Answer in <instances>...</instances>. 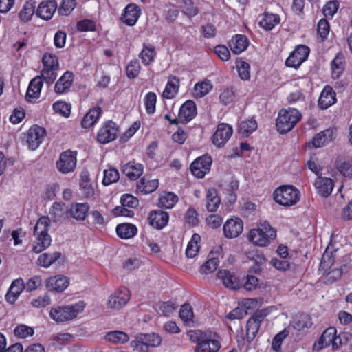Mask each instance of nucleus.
<instances>
[{
    "instance_id": "obj_18",
    "label": "nucleus",
    "mask_w": 352,
    "mask_h": 352,
    "mask_svg": "<svg viewBox=\"0 0 352 352\" xmlns=\"http://www.w3.org/2000/svg\"><path fill=\"white\" fill-rule=\"evenodd\" d=\"M168 219V212L161 210L151 211L148 218L149 224L158 230L164 228L167 225Z\"/></svg>"
},
{
    "instance_id": "obj_57",
    "label": "nucleus",
    "mask_w": 352,
    "mask_h": 352,
    "mask_svg": "<svg viewBox=\"0 0 352 352\" xmlns=\"http://www.w3.org/2000/svg\"><path fill=\"white\" fill-rule=\"evenodd\" d=\"M34 13V6L32 3L27 2L19 12V16L21 21L26 22L31 19Z\"/></svg>"
},
{
    "instance_id": "obj_62",
    "label": "nucleus",
    "mask_w": 352,
    "mask_h": 352,
    "mask_svg": "<svg viewBox=\"0 0 352 352\" xmlns=\"http://www.w3.org/2000/svg\"><path fill=\"white\" fill-rule=\"evenodd\" d=\"M75 6V0H62L58 12L60 15L68 16L74 9Z\"/></svg>"
},
{
    "instance_id": "obj_21",
    "label": "nucleus",
    "mask_w": 352,
    "mask_h": 352,
    "mask_svg": "<svg viewBox=\"0 0 352 352\" xmlns=\"http://www.w3.org/2000/svg\"><path fill=\"white\" fill-rule=\"evenodd\" d=\"M57 9V3L55 0H46L42 1L36 10V15L40 18L49 20L54 15Z\"/></svg>"
},
{
    "instance_id": "obj_52",
    "label": "nucleus",
    "mask_w": 352,
    "mask_h": 352,
    "mask_svg": "<svg viewBox=\"0 0 352 352\" xmlns=\"http://www.w3.org/2000/svg\"><path fill=\"white\" fill-rule=\"evenodd\" d=\"M43 68L59 69V63L56 56L45 53L43 55Z\"/></svg>"
},
{
    "instance_id": "obj_64",
    "label": "nucleus",
    "mask_w": 352,
    "mask_h": 352,
    "mask_svg": "<svg viewBox=\"0 0 352 352\" xmlns=\"http://www.w3.org/2000/svg\"><path fill=\"white\" fill-rule=\"evenodd\" d=\"M179 317L185 323L192 320L193 312L189 304H184L182 305L179 311Z\"/></svg>"
},
{
    "instance_id": "obj_45",
    "label": "nucleus",
    "mask_w": 352,
    "mask_h": 352,
    "mask_svg": "<svg viewBox=\"0 0 352 352\" xmlns=\"http://www.w3.org/2000/svg\"><path fill=\"white\" fill-rule=\"evenodd\" d=\"M212 87L209 80L197 82L194 87V95L196 98H202L212 90Z\"/></svg>"
},
{
    "instance_id": "obj_32",
    "label": "nucleus",
    "mask_w": 352,
    "mask_h": 352,
    "mask_svg": "<svg viewBox=\"0 0 352 352\" xmlns=\"http://www.w3.org/2000/svg\"><path fill=\"white\" fill-rule=\"evenodd\" d=\"M337 250H331L330 247H327L324 253L322 255V260L320 261L319 271L322 274L326 273L327 270L331 268L335 261L336 252Z\"/></svg>"
},
{
    "instance_id": "obj_51",
    "label": "nucleus",
    "mask_w": 352,
    "mask_h": 352,
    "mask_svg": "<svg viewBox=\"0 0 352 352\" xmlns=\"http://www.w3.org/2000/svg\"><path fill=\"white\" fill-rule=\"evenodd\" d=\"M182 12L188 18L191 19L198 14L199 12V8L194 6V3L192 0H182Z\"/></svg>"
},
{
    "instance_id": "obj_1",
    "label": "nucleus",
    "mask_w": 352,
    "mask_h": 352,
    "mask_svg": "<svg viewBox=\"0 0 352 352\" xmlns=\"http://www.w3.org/2000/svg\"><path fill=\"white\" fill-rule=\"evenodd\" d=\"M49 217L43 216L38 219L34 228L33 236L35 238L32 250L35 253H40L47 248L52 242V238L48 234L50 227Z\"/></svg>"
},
{
    "instance_id": "obj_59",
    "label": "nucleus",
    "mask_w": 352,
    "mask_h": 352,
    "mask_svg": "<svg viewBox=\"0 0 352 352\" xmlns=\"http://www.w3.org/2000/svg\"><path fill=\"white\" fill-rule=\"evenodd\" d=\"M140 64L138 60H131L126 68L128 78L131 79L136 78L140 73Z\"/></svg>"
},
{
    "instance_id": "obj_12",
    "label": "nucleus",
    "mask_w": 352,
    "mask_h": 352,
    "mask_svg": "<svg viewBox=\"0 0 352 352\" xmlns=\"http://www.w3.org/2000/svg\"><path fill=\"white\" fill-rule=\"evenodd\" d=\"M232 133L233 130L230 125L225 123L219 124L212 136V143L218 148L223 147Z\"/></svg>"
},
{
    "instance_id": "obj_43",
    "label": "nucleus",
    "mask_w": 352,
    "mask_h": 352,
    "mask_svg": "<svg viewBox=\"0 0 352 352\" xmlns=\"http://www.w3.org/2000/svg\"><path fill=\"white\" fill-rule=\"evenodd\" d=\"M248 257L254 261V264L250 267V272L256 274L260 273L262 270V266L265 263V258L263 254H258L254 252H250Z\"/></svg>"
},
{
    "instance_id": "obj_10",
    "label": "nucleus",
    "mask_w": 352,
    "mask_h": 352,
    "mask_svg": "<svg viewBox=\"0 0 352 352\" xmlns=\"http://www.w3.org/2000/svg\"><path fill=\"white\" fill-rule=\"evenodd\" d=\"M76 161V153L67 150L60 155L56 167L60 172L67 174L75 169Z\"/></svg>"
},
{
    "instance_id": "obj_50",
    "label": "nucleus",
    "mask_w": 352,
    "mask_h": 352,
    "mask_svg": "<svg viewBox=\"0 0 352 352\" xmlns=\"http://www.w3.org/2000/svg\"><path fill=\"white\" fill-rule=\"evenodd\" d=\"M105 339L113 343L122 344L126 342L129 338V336L123 331H114L107 333L105 336Z\"/></svg>"
},
{
    "instance_id": "obj_39",
    "label": "nucleus",
    "mask_w": 352,
    "mask_h": 352,
    "mask_svg": "<svg viewBox=\"0 0 352 352\" xmlns=\"http://www.w3.org/2000/svg\"><path fill=\"white\" fill-rule=\"evenodd\" d=\"M221 204V199L215 189H208L206 194V208L208 212H215Z\"/></svg>"
},
{
    "instance_id": "obj_55",
    "label": "nucleus",
    "mask_w": 352,
    "mask_h": 352,
    "mask_svg": "<svg viewBox=\"0 0 352 352\" xmlns=\"http://www.w3.org/2000/svg\"><path fill=\"white\" fill-rule=\"evenodd\" d=\"M58 70V69L43 68L40 76L47 84L52 85L57 78Z\"/></svg>"
},
{
    "instance_id": "obj_6",
    "label": "nucleus",
    "mask_w": 352,
    "mask_h": 352,
    "mask_svg": "<svg viewBox=\"0 0 352 352\" xmlns=\"http://www.w3.org/2000/svg\"><path fill=\"white\" fill-rule=\"evenodd\" d=\"M274 199L280 205L289 207L297 204L300 199V193L292 186H283L274 191Z\"/></svg>"
},
{
    "instance_id": "obj_23",
    "label": "nucleus",
    "mask_w": 352,
    "mask_h": 352,
    "mask_svg": "<svg viewBox=\"0 0 352 352\" xmlns=\"http://www.w3.org/2000/svg\"><path fill=\"white\" fill-rule=\"evenodd\" d=\"M315 187L320 195L327 197L332 192L334 183L331 178L319 177L315 181Z\"/></svg>"
},
{
    "instance_id": "obj_28",
    "label": "nucleus",
    "mask_w": 352,
    "mask_h": 352,
    "mask_svg": "<svg viewBox=\"0 0 352 352\" xmlns=\"http://www.w3.org/2000/svg\"><path fill=\"white\" fill-rule=\"evenodd\" d=\"M249 45V41L246 36L243 34H236L230 40L229 46L235 54H239L245 51Z\"/></svg>"
},
{
    "instance_id": "obj_38",
    "label": "nucleus",
    "mask_w": 352,
    "mask_h": 352,
    "mask_svg": "<svg viewBox=\"0 0 352 352\" xmlns=\"http://www.w3.org/2000/svg\"><path fill=\"white\" fill-rule=\"evenodd\" d=\"M159 186L157 179L147 180L143 177L137 184V191L144 195L149 194L155 191Z\"/></svg>"
},
{
    "instance_id": "obj_11",
    "label": "nucleus",
    "mask_w": 352,
    "mask_h": 352,
    "mask_svg": "<svg viewBox=\"0 0 352 352\" xmlns=\"http://www.w3.org/2000/svg\"><path fill=\"white\" fill-rule=\"evenodd\" d=\"M212 163L210 156L204 155L197 158L190 165V170L193 175L203 178L210 170Z\"/></svg>"
},
{
    "instance_id": "obj_4",
    "label": "nucleus",
    "mask_w": 352,
    "mask_h": 352,
    "mask_svg": "<svg viewBox=\"0 0 352 352\" xmlns=\"http://www.w3.org/2000/svg\"><path fill=\"white\" fill-rule=\"evenodd\" d=\"M85 307V303L83 301H79L72 305L52 308L50 316L58 322L69 321L75 318L78 314L83 311Z\"/></svg>"
},
{
    "instance_id": "obj_49",
    "label": "nucleus",
    "mask_w": 352,
    "mask_h": 352,
    "mask_svg": "<svg viewBox=\"0 0 352 352\" xmlns=\"http://www.w3.org/2000/svg\"><path fill=\"white\" fill-rule=\"evenodd\" d=\"M199 240L200 236L199 234H195L192 235L186 250V254L187 257L193 258L197 254L199 249V246L198 245V241Z\"/></svg>"
},
{
    "instance_id": "obj_53",
    "label": "nucleus",
    "mask_w": 352,
    "mask_h": 352,
    "mask_svg": "<svg viewBox=\"0 0 352 352\" xmlns=\"http://www.w3.org/2000/svg\"><path fill=\"white\" fill-rule=\"evenodd\" d=\"M157 96L154 92H148L144 97V105L148 114H153L155 111Z\"/></svg>"
},
{
    "instance_id": "obj_60",
    "label": "nucleus",
    "mask_w": 352,
    "mask_h": 352,
    "mask_svg": "<svg viewBox=\"0 0 352 352\" xmlns=\"http://www.w3.org/2000/svg\"><path fill=\"white\" fill-rule=\"evenodd\" d=\"M219 261L217 258H212L203 264L200 268L202 274H210L215 271L219 265Z\"/></svg>"
},
{
    "instance_id": "obj_26",
    "label": "nucleus",
    "mask_w": 352,
    "mask_h": 352,
    "mask_svg": "<svg viewBox=\"0 0 352 352\" xmlns=\"http://www.w3.org/2000/svg\"><path fill=\"white\" fill-rule=\"evenodd\" d=\"M140 14V9L135 4H129L124 9L122 22L129 26L134 25Z\"/></svg>"
},
{
    "instance_id": "obj_47",
    "label": "nucleus",
    "mask_w": 352,
    "mask_h": 352,
    "mask_svg": "<svg viewBox=\"0 0 352 352\" xmlns=\"http://www.w3.org/2000/svg\"><path fill=\"white\" fill-rule=\"evenodd\" d=\"M155 55V49L153 45H146L144 44V47L139 56L142 59V63L144 65H148L153 61Z\"/></svg>"
},
{
    "instance_id": "obj_44",
    "label": "nucleus",
    "mask_w": 352,
    "mask_h": 352,
    "mask_svg": "<svg viewBox=\"0 0 352 352\" xmlns=\"http://www.w3.org/2000/svg\"><path fill=\"white\" fill-rule=\"evenodd\" d=\"M60 256L61 254L58 252L43 253L39 256L38 262L41 266L47 268L57 261Z\"/></svg>"
},
{
    "instance_id": "obj_40",
    "label": "nucleus",
    "mask_w": 352,
    "mask_h": 352,
    "mask_svg": "<svg viewBox=\"0 0 352 352\" xmlns=\"http://www.w3.org/2000/svg\"><path fill=\"white\" fill-rule=\"evenodd\" d=\"M179 87V80L176 76H170L163 91L162 96L166 99H171L177 93Z\"/></svg>"
},
{
    "instance_id": "obj_7",
    "label": "nucleus",
    "mask_w": 352,
    "mask_h": 352,
    "mask_svg": "<svg viewBox=\"0 0 352 352\" xmlns=\"http://www.w3.org/2000/svg\"><path fill=\"white\" fill-rule=\"evenodd\" d=\"M161 343L159 335L151 333H139L131 342V346L140 352H148L150 347H155Z\"/></svg>"
},
{
    "instance_id": "obj_19",
    "label": "nucleus",
    "mask_w": 352,
    "mask_h": 352,
    "mask_svg": "<svg viewBox=\"0 0 352 352\" xmlns=\"http://www.w3.org/2000/svg\"><path fill=\"white\" fill-rule=\"evenodd\" d=\"M69 280L67 276L57 275L50 277L46 280V287L49 291L62 292L67 289Z\"/></svg>"
},
{
    "instance_id": "obj_29",
    "label": "nucleus",
    "mask_w": 352,
    "mask_h": 352,
    "mask_svg": "<svg viewBox=\"0 0 352 352\" xmlns=\"http://www.w3.org/2000/svg\"><path fill=\"white\" fill-rule=\"evenodd\" d=\"M49 214L52 221L55 223H61L67 217V211L65 208V204L62 202H54Z\"/></svg>"
},
{
    "instance_id": "obj_25",
    "label": "nucleus",
    "mask_w": 352,
    "mask_h": 352,
    "mask_svg": "<svg viewBox=\"0 0 352 352\" xmlns=\"http://www.w3.org/2000/svg\"><path fill=\"white\" fill-rule=\"evenodd\" d=\"M219 279L221 280L226 287L236 290L240 288V283L238 278L230 271L219 270L217 274Z\"/></svg>"
},
{
    "instance_id": "obj_8",
    "label": "nucleus",
    "mask_w": 352,
    "mask_h": 352,
    "mask_svg": "<svg viewBox=\"0 0 352 352\" xmlns=\"http://www.w3.org/2000/svg\"><path fill=\"white\" fill-rule=\"evenodd\" d=\"M267 314L265 309L258 310L248 319L246 324V339L249 344L255 338L261 322Z\"/></svg>"
},
{
    "instance_id": "obj_42",
    "label": "nucleus",
    "mask_w": 352,
    "mask_h": 352,
    "mask_svg": "<svg viewBox=\"0 0 352 352\" xmlns=\"http://www.w3.org/2000/svg\"><path fill=\"white\" fill-rule=\"evenodd\" d=\"M280 23V17L278 14L265 13L263 19L259 22L261 27L265 30H272L276 25Z\"/></svg>"
},
{
    "instance_id": "obj_31",
    "label": "nucleus",
    "mask_w": 352,
    "mask_h": 352,
    "mask_svg": "<svg viewBox=\"0 0 352 352\" xmlns=\"http://www.w3.org/2000/svg\"><path fill=\"white\" fill-rule=\"evenodd\" d=\"M122 173L131 180L138 179L143 173V166L134 162H129L124 165Z\"/></svg>"
},
{
    "instance_id": "obj_46",
    "label": "nucleus",
    "mask_w": 352,
    "mask_h": 352,
    "mask_svg": "<svg viewBox=\"0 0 352 352\" xmlns=\"http://www.w3.org/2000/svg\"><path fill=\"white\" fill-rule=\"evenodd\" d=\"M178 197L173 192H165L159 198V205L161 207L170 209L174 207L177 203Z\"/></svg>"
},
{
    "instance_id": "obj_41",
    "label": "nucleus",
    "mask_w": 352,
    "mask_h": 352,
    "mask_svg": "<svg viewBox=\"0 0 352 352\" xmlns=\"http://www.w3.org/2000/svg\"><path fill=\"white\" fill-rule=\"evenodd\" d=\"M257 122L254 118L241 122L239 124L238 131L243 137H248L257 129Z\"/></svg>"
},
{
    "instance_id": "obj_13",
    "label": "nucleus",
    "mask_w": 352,
    "mask_h": 352,
    "mask_svg": "<svg viewBox=\"0 0 352 352\" xmlns=\"http://www.w3.org/2000/svg\"><path fill=\"white\" fill-rule=\"evenodd\" d=\"M45 135V130L37 125L32 126L28 131L26 143L31 150L36 149L43 142Z\"/></svg>"
},
{
    "instance_id": "obj_14",
    "label": "nucleus",
    "mask_w": 352,
    "mask_h": 352,
    "mask_svg": "<svg viewBox=\"0 0 352 352\" xmlns=\"http://www.w3.org/2000/svg\"><path fill=\"white\" fill-rule=\"evenodd\" d=\"M118 129L112 121L107 122L99 130L97 139L101 144H107L117 138Z\"/></svg>"
},
{
    "instance_id": "obj_54",
    "label": "nucleus",
    "mask_w": 352,
    "mask_h": 352,
    "mask_svg": "<svg viewBox=\"0 0 352 352\" xmlns=\"http://www.w3.org/2000/svg\"><path fill=\"white\" fill-rule=\"evenodd\" d=\"M236 66L240 78L243 80H249L250 78V65L242 60H237Z\"/></svg>"
},
{
    "instance_id": "obj_22",
    "label": "nucleus",
    "mask_w": 352,
    "mask_h": 352,
    "mask_svg": "<svg viewBox=\"0 0 352 352\" xmlns=\"http://www.w3.org/2000/svg\"><path fill=\"white\" fill-rule=\"evenodd\" d=\"M73 80V73L69 71L65 72L55 83V93L58 94L67 93L70 90V88L72 85Z\"/></svg>"
},
{
    "instance_id": "obj_24",
    "label": "nucleus",
    "mask_w": 352,
    "mask_h": 352,
    "mask_svg": "<svg viewBox=\"0 0 352 352\" xmlns=\"http://www.w3.org/2000/svg\"><path fill=\"white\" fill-rule=\"evenodd\" d=\"M197 114L196 104L192 100H187L180 107L179 118L183 122L190 121Z\"/></svg>"
},
{
    "instance_id": "obj_35",
    "label": "nucleus",
    "mask_w": 352,
    "mask_h": 352,
    "mask_svg": "<svg viewBox=\"0 0 352 352\" xmlns=\"http://www.w3.org/2000/svg\"><path fill=\"white\" fill-rule=\"evenodd\" d=\"M102 113L101 108L96 107L91 109L83 117L81 121V125L85 129L92 126L98 120Z\"/></svg>"
},
{
    "instance_id": "obj_56",
    "label": "nucleus",
    "mask_w": 352,
    "mask_h": 352,
    "mask_svg": "<svg viewBox=\"0 0 352 352\" xmlns=\"http://www.w3.org/2000/svg\"><path fill=\"white\" fill-rule=\"evenodd\" d=\"M119 179V173L116 169L110 168L104 171L102 184L104 186L110 185Z\"/></svg>"
},
{
    "instance_id": "obj_61",
    "label": "nucleus",
    "mask_w": 352,
    "mask_h": 352,
    "mask_svg": "<svg viewBox=\"0 0 352 352\" xmlns=\"http://www.w3.org/2000/svg\"><path fill=\"white\" fill-rule=\"evenodd\" d=\"M14 333L19 338H26L34 334V329L25 324H19L15 327Z\"/></svg>"
},
{
    "instance_id": "obj_33",
    "label": "nucleus",
    "mask_w": 352,
    "mask_h": 352,
    "mask_svg": "<svg viewBox=\"0 0 352 352\" xmlns=\"http://www.w3.org/2000/svg\"><path fill=\"white\" fill-rule=\"evenodd\" d=\"M335 327L327 328L322 334L317 343L314 344V347H317L318 350L328 347L332 344L334 336L336 334Z\"/></svg>"
},
{
    "instance_id": "obj_15",
    "label": "nucleus",
    "mask_w": 352,
    "mask_h": 352,
    "mask_svg": "<svg viewBox=\"0 0 352 352\" xmlns=\"http://www.w3.org/2000/svg\"><path fill=\"white\" fill-rule=\"evenodd\" d=\"M223 229L224 236L226 238H236L241 234L243 229V223L241 219L232 217L226 221Z\"/></svg>"
},
{
    "instance_id": "obj_36",
    "label": "nucleus",
    "mask_w": 352,
    "mask_h": 352,
    "mask_svg": "<svg viewBox=\"0 0 352 352\" xmlns=\"http://www.w3.org/2000/svg\"><path fill=\"white\" fill-rule=\"evenodd\" d=\"M345 61L342 54L338 53L331 63L332 77L334 79L339 78L344 70Z\"/></svg>"
},
{
    "instance_id": "obj_30",
    "label": "nucleus",
    "mask_w": 352,
    "mask_h": 352,
    "mask_svg": "<svg viewBox=\"0 0 352 352\" xmlns=\"http://www.w3.org/2000/svg\"><path fill=\"white\" fill-rule=\"evenodd\" d=\"M43 87V80L39 76L34 78L30 82L26 93V100L30 101L32 99H36L40 96Z\"/></svg>"
},
{
    "instance_id": "obj_58",
    "label": "nucleus",
    "mask_w": 352,
    "mask_h": 352,
    "mask_svg": "<svg viewBox=\"0 0 352 352\" xmlns=\"http://www.w3.org/2000/svg\"><path fill=\"white\" fill-rule=\"evenodd\" d=\"M343 267H346V265H343L340 268H335L329 272L325 276L324 283L332 284L339 280L343 273Z\"/></svg>"
},
{
    "instance_id": "obj_27",
    "label": "nucleus",
    "mask_w": 352,
    "mask_h": 352,
    "mask_svg": "<svg viewBox=\"0 0 352 352\" xmlns=\"http://www.w3.org/2000/svg\"><path fill=\"white\" fill-rule=\"evenodd\" d=\"M24 289H25V287L22 278H17L13 280L9 291L6 295L7 302L13 304Z\"/></svg>"
},
{
    "instance_id": "obj_63",
    "label": "nucleus",
    "mask_w": 352,
    "mask_h": 352,
    "mask_svg": "<svg viewBox=\"0 0 352 352\" xmlns=\"http://www.w3.org/2000/svg\"><path fill=\"white\" fill-rule=\"evenodd\" d=\"M288 334L289 331L285 329L274 336L272 343V348L274 351L278 352L280 350L282 342Z\"/></svg>"
},
{
    "instance_id": "obj_48",
    "label": "nucleus",
    "mask_w": 352,
    "mask_h": 352,
    "mask_svg": "<svg viewBox=\"0 0 352 352\" xmlns=\"http://www.w3.org/2000/svg\"><path fill=\"white\" fill-rule=\"evenodd\" d=\"M235 98V91L233 87H223L219 94V102L223 105L230 104Z\"/></svg>"
},
{
    "instance_id": "obj_9",
    "label": "nucleus",
    "mask_w": 352,
    "mask_h": 352,
    "mask_svg": "<svg viewBox=\"0 0 352 352\" xmlns=\"http://www.w3.org/2000/svg\"><path fill=\"white\" fill-rule=\"evenodd\" d=\"M309 52L310 50L307 46L304 45H298L286 60V66L297 69L307 60Z\"/></svg>"
},
{
    "instance_id": "obj_34",
    "label": "nucleus",
    "mask_w": 352,
    "mask_h": 352,
    "mask_svg": "<svg viewBox=\"0 0 352 352\" xmlns=\"http://www.w3.org/2000/svg\"><path fill=\"white\" fill-rule=\"evenodd\" d=\"M89 209V206L87 203H76L72 204L69 213L72 217L77 221H82L85 219Z\"/></svg>"
},
{
    "instance_id": "obj_37",
    "label": "nucleus",
    "mask_w": 352,
    "mask_h": 352,
    "mask_svg": "<svg viewBox=\"0 0 352 352\" xmlns=\"http://www.w3.org/2000/svg\"><path fill=\"white\" fill-rule=\"evenodd\" d=\"M116 232L120 238L129 239L136 235L138 229L133 224L121 223L117 226Z\"/></svg>"
},
{
    "instance_id": "obj_16",
    "label": "nucleus",
    "mask_w": 352,
    "mask_h": 352,
    "mask_svg": "<svg viewBox=\"0 0 352 352\" xmlns=\"http://www.w3.org/2000/svg\"><path fill=\"white\" fill-rule=\"evenodd\" d=\"M129 299L130 294L128 289L118 290L109 296L107 305L109 309H120L128 302Z\"/></svg>"
},
{
    "instance_id": "obj_5",
    "label": "nucleus",
    "mask_w": 352,
    "mask_h": 352,
    "mask_svg": "<svg viewBox=\"0 0 352 352\" xmlns=\"http://www.w3.org/2000/svg\"><path fill=\"white\" fill-rule=\"evenodd\" d=\"M276 236V230L267 223H262L249 233V240L258 246H267Z\"/></svg>"
},
{
    "instance_id": "obj_2",
    "label": "nucleus",
    "mask_w": 352,
    "mask_h": 352,
    "mask_svg": "<svg viewBox=\"0 0 352 352\" xmlns=\"http://www.w3.org/2000/svg\"><path fill=\"white\" fill-rule=\"evenodd\" d=\"M189 336L193 342H197L195 352H217L221 347L220 342L211 334L195 331H190Z\"/></svg>"
},
{
    "instance_id": "obj_17",
    "label": "nucleus",
    "mask_w": 352,
    "mask_h": 352,
    "mask_svg": "<svg viewBox=\"0 0 352 352\" xmlns=\"http://www.w3.org/2000/svg\"><path fill=\"white\" fill-rule=\"evenodd\" d=\"M336 138V133L333 129H329L316 134L312 141L307 144V146L311 148H320L326 144L331 142Z\"/></svg>"
},
{
    "instance_id": "obj_3",
    "label": "nucleus",
    "mask_w": 352,
    "mask_h": 352,
    "mask_svg": "<svg viewBox=\"0 0 352 352\" xmlns=\"http://www.w3.org/2000/svg\"><path fill=\"white\" fill-rule=\"evenodd\" d=\"M301 113L296 109H282L276 120L278 131L287 133L290 131L301 119Z\"/></svg>"
},
{
    "instance_id": "obj_20",
    "label": "nucleus",
    "mask_w": 352,
    "mask_h": 352,
    "mask_svg": "<svg viewBox=\"0 0 352 352\" xmlns=\"http://www.w3.org/2000/svg\"><path fill=\"white\" fill-rule=\"evenodd\" d=\"M336 94L329 85H326L322 91L318 99V107L321 109H327L336 102Z\"/></svg>"
}]
</instances>
